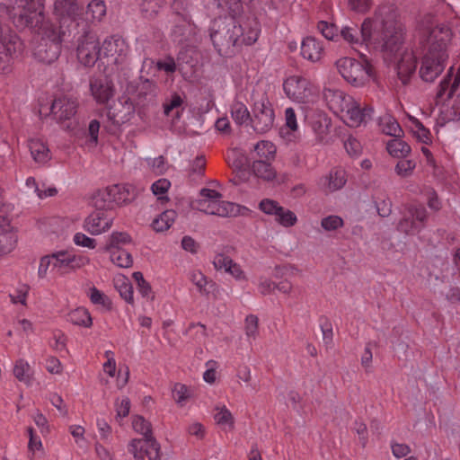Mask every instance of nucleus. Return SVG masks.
Masks as SVG:
<instances>
[{
  "mask_svg": "<svg viewBox=\"0 0 460 460\" xmlns=\"http://www.w3.org/2000/svg\"><path fill=\"white\" fill-rule=\"evenodd\" d=\"M451 36L450 28L438 23L432 17H426L420 22L417 53L421 56L419 73L423 81L433 82L444 71Z\"/></svg>",
  "mask_w": 460,
  "mask_h": 460,
  "instance_id": "obj_1",
  "label": "nucleus"
},
{
  "mask_svg": "<svg viewBox=\"0 0 460 460\" xmlns=\"http://www.w3.org/2000/svg\"><path fill=\"white\" fill-rule=\"evenodd\" d=\"M340 37L358 54L362 49H367L372 46L389 56H394L401 51L402 30L395 22L385 21L382 22L380 31H376L374 29V22L367 18L360 26L354 22L342 26Z\"/></svg>",
  "mask_w": 460,
  "mask_h": 460,
  "instance_id": "obj_2",
  "label": "nucleus"
},
{
  "mask_svg": "<svg viewBox=\"0 0 460 460\" xmlns=\"http://www.w3.org/2000/svg\"><path fill=\"white\" fill-rule=\"evenodd\" d=\"M259 36L257 27L251 23L244 26L234 17L216 19L210 28V39L221 56L233 53V48L239 45H252Z\"/></svg>",
  "mask_w": 460,
  "mask_h": 460,
  "instance_id": "obj_3",
  "label": "nucleus"
},
{
  "mask_svg": "<svg viewBox=\"0 0 460 460\" xmlns=\"http://www.w3.org/2000/svg\"><path fill=\"white\" fill-rule=\"evenodd\" d=\"M359 56L361 61L353 58L343 57L335 63L336 68L342 78L356 87L365 85L373 76V67L367 57L363 53H360Z\"/></svg>",
  "mask_w": 460,
  "mask_h": 460,
  "instance_id": "obj_4",
  "label": "nucleus"
},
{
  "mask_svg": "<svg viewBox=\"0 0 460 460\" xmlns=\"http://www.w3.org/2000/svg\"><path fill=\"white\" fill-rule=\"evenodd\" d=\"M13 22L18 28H31L42 34L47 27H56L45 20L44 7L36 0H21L19 10L13 14Z\"/></svg>",
  "mask_w": 460,
  "mask_h": 460,
  "instance_id": "obj_5",
  "label": "nucleus"
},
{
  "mask_svg": "<svg viewBox=\"0 0 460 460\" xmlns=\"http://www.w3.org/2000/svg\"><path fill=\"white\" fill-rule=\"evenodd\" d=\"M222 194L215 190L202 188L199 199L195 200L196 208L208 215L232 217L238 212L234 203L221 200Z\"/></svg>",
  "mask_w": 460,
  "mask_h": 460,
  "instance_id": "obj_6",
  "label": "nucleus"
},
{
  "mask_svg": "<svg viewBox=\"0 0 460 460\" xmlns=\"http://www.w3.org/2000/svg\"><path fill=\"white\" fill-rule=\"evenodd\" d=\"M42 41L35 50V57L39 61L51 64L56 61L61 53V43L65 31L60 27H47L41 34Z\"/></svg>",
  "mask_w": 460,
  "mask_h": 460,
  "instance_id": "obj_7",
  "label": "nucleus"
},
{
  "mask_svg": "<svg viewBox=\"0 0 460 460\" xmlns=\"http://www.w3.org/2000/svg\"><path fill=\"white\" fill-rule=\"evenodd\" d=\"M251 124L253 130L259 134L270 131L275 121V111L267 97L256 101L252 107Z\"/></svg>",
  "mask_w": 460,
  "mask_h": 460,
  "instance_id": "obj_8",
  "label": "nucleus"
},
{
  "mask_svg": "<svg viewBox=\"0 0 460 460\" xmlns=\"http://www.w3.org/2000/svg\"><path fill=\"white\" fill-rule=\"evenodd\" d=\"M286 95L297 102H309L314 94V87L305 77L298 75L288 76L283 83Z\"/></svg>",
  "mask_w": 460,
  "mask_h": 460,
  "instance_id": "obj_9",
  "label": "nucleus"
},
{
  "mask_svg": "<svg viewBox=\"0 0 460 460\" xmlns=\"http://www.w3.org/2000/svg\"><path fill=\"white\" fill-rule=\"evenodd\" d=\"M102 47L97 36L85 31L77 40L76 56L78 61L84 66H93L100 58Z\"/></svg>",
  "mask_w": 460,
  "mask_h": 460,
  "instance_id": "obj_10",
  "label": "nucleus"
},
{
  "mask_svg": "<svg viewBox=\"0 0 460 460\" xmlns=\"http://www.w3.org/2000/svg\"><path fill=\"white\" fill-rule=\"evenodd\" d=\"M54 255V271L58 275H66L75 271L90 262V259L82 254H75L68 251H58Z\"/></svg>",
  "mask_w": 460,
  "mask_h": 460,
  "instance_id": "obj_11",
  "label": "nucleus"
},
{
  "mask_svg": "<svg viewBox=\"0 0 460 460\" xmlns=\"http://www.w3.org/2000/svg\"><path fill=\"white\" fill-rule=\"evenodd\" d=\"M348 106L340 117L349 127L358 128L371 119L374 112V109L371 106L365 105L361 107L354 99Z\"/></svg>",
  "mask_w": 460,
  "mask_h": 460,
  "instance_id": "obj_12",
  "label": "nucleus"
},
{
  "mask_svg": "<svg viewBox=\"0 0 460 460\" xmlns=\"http://www.w3.org/2000/svg\"><path fill=\"white\" fill-rule=\"evenodd\" d=\"M260 209L265 214L275 217V220L285 227H290L296 225L297 217L296 214L284 207H281L277 201L265 199L259 204Z\"/></svg>",
  "mask_w": 460,
  "mask_h": 460,
  "instance_id": "obj_13",
  "label": "nucleus"
},
{
  "mask_svg": "<svg viewBox=\"0 0 460 460\" xmlns=\"http://www.w3.org/2000/svg\"><path fill=\"white\" fill-rule=\"evenodd\" d=\"M160 444L154 437L147 439H132L128 446V451L137 460H142L145 456L149 460H160Z\"/></svg>",
  "mask_w": 460,
  "mask_h": 460,
  "instance_id": "obj_14",
  "label": "nucleus"
},
{
  "mask_svg": "<svg viewBox=\"0 0 460 460\" xmlns=\"http://www.w3.org/2000/svg\"><path fill=\"white\" fill-rule=\"evenodd\" d=\"M90 91L97 103L105 104L113 97L115 88L108 76L101 75L90 79Z\"/></svg>",
  "mask_w": 460,
  "mask_h": 460,
  "instance_id": "obj_15",
  "label": "nucleus"
},
{
  "mask_svg": "<svg viewBox=\"0 0 460 460\" xmlns=\"http://www.w3.org/2000/svg\"><path fill=\"white\" fill-rule=\"evenodd\" d=\"M135 114V105L128 98H121L109 108L107 117L115 125L128 122Z\"/></svg>",
  "mask_w": 460,
  "mask_h": 460,
  "instance_id": "obj_16",
  "label": "nucleus"
},
{
  "mask_svg": "<svg viewBox=\"0 0 460 460\" xmlns=\"http://www.w3.org/2000/svg\"><path fill=\"white\" fill-rule=\"evenodd\" d=\"M102 49L105 57L113 58L115 64L124 62L129 48L124 39L119 36H111L104 40Z\"/></svg>",
  "mask_w": 460,
  "mask_h": 460,
  "instance_id": "obj_17",
  "label": "nucleus"
},
{
  "mask_svg": "<svg viewBox=\"0 0 460 460\" xmlns=\"http://www.w3.org/2000/svg\"><path fill=\"white\" fill-rule=\"evenodd\" d=\"M112 217L102 209H96L90 214L84 220V228L93 235L100 234L111 228Z\"/></svg>",
  "mask_w": 460,
  "mask_h": 460,
  "instance_id": "obj_18",
  "label": "nucleus"
},
{
  "mask_svg": "<svg viewBox=\"0 0 460 460\" xmlns=\"http://www.w3.org/2000/svg\"><path fill=\"white\" fill-rule=\"evenodd\" d=\"M323 99L326 102L329 109L337 115H341L353 97L345 93L343 91L334 88H325L323 90Z\"/></svg>",
  "mask_w": 460,
  "mask_h": 460,
  "instance_id": "obj_19",
  "label": "nucleus"
},
{
  "mask_svg": "<svg viewBox=\"0 0 460 460\" xmlns=\"http://www.w3.org/2000/svg\"><path fill=\"white\" fill-rule=\"evenodd\" d=\"M51 113L59 121L70 119L76 113L75 99L67 96L56 98L51 105Z\"/></svg>",
  "mask_w": 460,
  "mask_h": 460,
  "instance_id": "obj_20",
  "label": "nucleus"
},
{
  "mask_svg": "<svg viewBox=\"0 0 460 460\" xmlns=\"http://www.w3.org/2000/svg\"><path fill=\"white\" fill-rule=\"evenodd\" d=\"M416 69V56L411 50L404 49L400 53L396 70L400 80L403 84H407L411 75Z\"/></svg>",
  "mask_w": 460,
  "mask_h": 460,
  "instance_id": "obj_21",
  "label": "nucleus"
},
{
  "mask_svg": "<svg viewBox=\"0 0 460 460\" xmlns=\"http://www.w3.org/2000/svg\"><path fill=\"white\" fill-rule=\"evenodd\" d=\"M54 14L60 20L76 21L82 14V8L77 0H55Z\"/></svg>",
  "mask_w": 460,
  "mask_h": 460,
  "instance_id": "obj_22",
  "label": "nucleus"
},
{
  "mask_svg": "<svg viewBox=\"0 0 460 460\" xmlns=\"http://www.w3.org/2000/svg\"><path fill=\"white\" fill-rule=\"evenodd\" d=\"M324 54L323 42L314 37H305L301 43V55L311 62H318Z\"/></svg>",
  "mask_w": 460,
  "mask_h": 460,
  "instance_id": "obj_23",
  "label": "nucleus"
},
{
  "mask_svg": "<svg viewBox=\"0 0 460 460\" xmlns=\"http://www.w3.org/2000/svg\"><path fill=\"white\" fill-rule=\"evenodd\" d=\"M273 161L252 160L251 167L254 176L266 181H273L277 176V172L271 164Z\"/></svg>",
  "mask_w": 460,
  "mask_h": 460,
  "instance_id": "obj_24",
  "label": "nucleus"
},
{
  "mask_svg": "<svg viewBox=\"0 0 460 460\" xmlns=\"http://www.w3.org/2000/svg\"><path fill=\"white\" fill-rule=\"evenodd\" d=\"M28 147L35 163L44 164L51 159L47 144L40 139H31Z\"/></svg>",
  "mask_w": 460,
  "mask_h": 460,
  "instance_id": "obj_25",
  "label": "nucleus"
},
{
  "mask_svg": "<svg viewBox=\"0 0 460 460\" xmlns=\"http://www.w3.org/2000/svg\"><path fill=\"white\" fill-rule=\"evenodd\" d=\"M277 147L269 140H261L253 146L251 152V159L254 160H274Z\"/></svg>",
  "mask_w": 460,
  "mask_h": 460,
  "instance_id": "obj_26",
  "label": "nucleus"
},
{
  "mask_svg": "<svg viewBox=\"0 0 460 460\" xmlns=\"http://www.w3.org/2000/svg\"><path fill=\"white\" fill-rule=\"evenodd\" d=\"M378 126L381 131L394 137H402L404 133L394 117L385 114L379 118Z\"/></svg>",
  "mask_w": 460,
  "mask_h": 460,
  "instance_id": "obj_27",
  "label": "nucleus"
},
{
  "mask_svg": "<svg viewBox=\"0 0 460 460\" xmlns=\"http://www.w3.org/2000/svg\"><path fill=\"white\" fill-rule=\"evenodd\" d=\"M157 93V85L153 81L146 79L137 87V98L139 102H152Z\"/></svg>",
  "mask_w": 460,
  "mask_h": 460,
  "instance_id": "obj_28",
  "label": "nucleus"
},
{
  "mask_svg": "<svg viewBox=\"0 0 460 460\" xmlns=\"http://www.w3.org/2000/svg\"><path fill=\"white\" fill-rule=\"evenodd\" d=\"M17 237L11 231L9 224L0 227V256L11 252L15 247Z\"/></svg>",
  "mask_w": 460,
  "mask_h": 460,
  "instance_id": "obj_29",
  "label": "nucleus"
},
{
  "mask_svg": "<svg viewBox=\"0 0 460 460\" xmlns=\"http://www.w3.org/2000/svg\"><path fill=\"white\" fill-rule=\"evenodd\" d=\"M347 182L346 172L342 169H332L324 178V185L329 191L341 190Z\"/></svg>",
  "mask_w": 460,
  "mask_h": 460,
  "instance_id": "obj_30",
  "label": "nucleus"
},
{
  "mask_svg": "<svg viewBox=\"0 0 460 460\" xmlns=\"http://www.w3.org/2000/svg\"><path fill=\"white\" fill-rule=\"evenodd\" d=\"M67 321L74 325L89 328L93 324L90 313L84 307H77L67 314Z\"/></svg>",
  "mask_w": 460,
  "mask_h": 460,
  "instance_id": "obj_31",
  "label": "nucleus"
},
{
  "mask_svg": "<svg viewBox=\"0 0 460 460\" xmlns=\"http://www.w3.org/2000/svg\"><path fill=\"white\" fill-rule=\"evenodd\" d=\"M387 152L394 157L402 158L411 153V146L402 137H394L386 144Z\"/></svg>",
  "mask_w": 460,
  "mask_h": 460,
  "instance_id": "obj_32",
  "label": "nucleus"
},
{
  "mask_svg": "<svg viewBox=\"0 0 460 460\" xmlns=\"http://www.w3.org/2000/svg\"><path fill=\"white\" fill-rule=\"evenodd\" d=\"M176 217L177 214L173 209L165 210L153 220L152 226L156 232H164L172 226Z\"/></svg>",
  "mask_w": 460,
  "mask_h": 460,
  "instance_id": "obj_33",
  "label": "nucleus"
},
{
  "mask_svg": "<svg viewBox=\"0 0 460 460\" xmlns=\"http://www.w3.org/2000/svg\"><path fill=\"white\" fill-rule=\"evenodd\" d=\"M110 252L111 261L120 268H128L133 263L131 254L121 248L107 249Z\"/></svg>",
  "mask_w": 460,
  "mask_h": 460,
  "instance_id": "obj_34",
  "label": "nucleus"
},
{
  "mask_svg": "<svg viewBox=\"0 0 460 460\" xmlns=\"http://www.w3.org/2000/svg\"><path fill=\"white\" fill-rule=\"evenodd\" d=\"M119 186L114 185L107 188L105 190L99 192L95 198V206L100 208L110 207L112 201L119 202L120 199H117L115 194L119 191Z\"/></svg>",
  "mask_w": 460,
  "mask_h": 460,
  "instance_id": "obj_35",
  "label": "nucleus"
},
{
  "mask_svg": "<svg viewBox=\"0 0 460 460\" xmlns=\"http://www.w3.org/2000/svg\"><path fill=\"white\" fill-rule=\"evenodd\" d=\"M231 116L234 122L243 125L251 122V115L247 107L241 102H234L231 106Z\"/></svg>",
  "mask_w": 460,
  "mask_h": 460,
  "instance_id": "obj_36",
  "label": "nucleus"
},
{
  "mask_svg": "<svg viewBox=\"0 0 460 460\" xmlns=\"http://www.w3.org/2000/svg\"><path fill=\"white\" fill-rule=\"evenodd\" d=\"M13 375L20 382L26 385H30L31 382V366L24 359H19L15 362Z\"/></svg>",
  "mask_w": 460,
  "mask_h": 460,
  "instance_id": "obj_37",
  "label": "nucleus"
},
{
  "mask_svg": "<svg viewBox=\"0 0 460 460\" xmlns=\"http://www.w3.org/2000/svg\"><path fill=\"white\" fill-rule=\"evenodd\" d=\"M397 230L405 234H415L420 232L421 226H419L414 219L410 217L409 211L402 217L397 225Z\"/></svg>",
  "mask_w": 460,
  "mask_h": 460,
  "instance_id": "obj_38",
  "label": "nucleus"
},
{
  "mask_svg": "<svg viewBox=\"0 0 460 460\" xmlns=\"http://www.w3.org/2000/svg\"><path fill=\"white\" fill-rule=\"evenodd\" d=\"M115 288L119 291L120 296L128 304L134 303L133 287L131 283L125 278H119L115 280Z\"/></svg>",
  "mask_w": 460,
  "mask_h": 460,
  "instance_id": "obj_39",
  "label": "nucleus"
},
{
  "mask_svg": "<svg viewBox=\"0 0 460 460\" xmlns=\"http://www.w3.org/2000/svg\"><path fill=\"white\" fill-rule=\"evenodd\" d=\"M86 13L91 14L92 21L100 22L106 14V5L102 0L91 1L86 8Z\"/></svg>",
  "mask_w": 460,
  "mask_h": 460,
  "instance_id": "obj_40",
  "label": "nucleus"
},
{
  "mask_svg": "<svg viewBox=\"0 0 460 460\" xmlns=\"http://www.w3.org/2000/svg\"><path fill=\"white\" fill-rule=\"evenodd\" d=\"M132 427L136 432L144 436V439L154 437L150 422L145 420L142 416H135L133 418Z\"/></svg>",
  "mask_w": 460,
  "mask_h": 460,
  "instance_id": "obj_41",
  "label": "nucleus"
},
{
  "mask_svg": "<svg viewBox=\"0 0 460 460\" xmlns=\"http://www.w3.org/2000/svg\"><path fill=\"white\" fill-rule=\"evenodd\" d=\"M411 130L420 141L424 144H428L431 141L430 131L426 128L420 120L411 119Z\"/></svg>",
  "mask_w": 460,
  "mask_h": 460,
  "instance_id": "obj_42",
  "label": "nucleus"
},
{
  "mask_svg": "<svg viewBox=\"0 0 460 460\" xmlns=\"http://www.w3.org/2000/svg\"><path fill=\"white\" fill-rule=\"evenodd\" d=\"M190 280L196 286L199 292L202 295H208L209 290L207 288L208 281L202 272L193 270L189 274Z\"/></svg>",
  "mask_w": 460,
  "mask_h": 460,
  "instance_id": "obj_43",
  "label": "nucleus"
},
{
  "mask_svg": "<svg viewBox=\"0 0 460 460\" xmlns=\"http://www.w3.org/2000/svg\"><path fill=\"white\" fill-rule=\"evenodd\" d=\"M162 7L161 0H143L140 5L142 13L146 18H152Z\"/></svg>",
  "mask_w": 460,
  "mask_h": 460,
  "instance_id": "obj_44",
  "label": "nucleus"
},
{
  "mask_svg": "<svg viewBox=\"0 0 460 460\" xmlns=\"http://www.w3.org/2000/svg\"><path fill=\"white\" fill-rule=\"evenodd\" d=\"M317 30L329 40H334L335 38L340 36L337 27L333 23H330L325 21L318 22Z\"/></svg>",
  "mask_w": 460,
  "mask_h": 460,
  "instance_id": "obj_45",
  "label": "nucleus"
},
{
  "mask_svg": "<svg viewBox=\"0 0 460 460\" xmlns=\"http://www.w3.org/2000/svg\"><path fill=\"white\" fill-rule=\"evenodd\" d=\"M407 210L409 211L410 217H411L419 226H421V229H423L428 218L426 208L423 206H410Z\"/></svg>",
  "mask_w": 460,
  "mask_h": 460,
  "instance_id": "obj_46",
  "label": "nucleus"
},
{
  "mask_svg": "<svg viewBox=\"0 0 460 460\" xmlns=\"http://www.w3.org/2000/svg\"><path fill=\"white\" fill-rule=\"evenodd\" d=\"M416 167V164L412 160H401L399 161L394 168L395 172L400 177H409L412 174L414 169Z\"/></svg>",
  "mask_w": 460,
  "mask_h": 460,
  "instance_id": "obj_47",
  "label": "nucleus"
},
{
  "mask_svg": "<svg viewBox=\"0 0 460 460\" xmlns=\"http://www.w3.org/2000/svg\"><path fill=\"white\" fill-rule=\"evenodd\" d=\"M343 219L336 215H331L321 220V226L325 231H335L343 226Z\"/></svg>",
  "mask_w": 460,
  "mask_h": 460,
  "instance_id": "obj_48",
  "label": "nucleus"
},
{
  "mask_svg": "<svg viewBox=\"0 0 460 460\" xmlns=\"http://www.w3.org/2000/svg\"><path fill=\"white\" fill-rule=\"evenodd\" d=\"M90 300L94 305H100L103 307L110 308L111 301L110 299L99 289L95 287L90 288Z\"/></svg>",
  "mask_w": 460,
  "mask_h": 460,
  "instance_id": "obj_49",
  "label": "nucleus"
},
{
  "mask_svg": "<svg viewBox=\"0 0 460 460\" xmlns=\"http://www.w3.org/2000/svg\"><path fill=\"white\" fill-rule=\"evenodd\" d=\"M217 412L215 414V420L219 425H227L232 427L234 420L233 416L226 406L217 407Z\"/></svg>",
  "mask_w": 460,
  "mask_h": 460,
  "instance_id": "obj_50",
  "label": "nucleus"
},
{
  "mask_svg": "<svg viewBox=\"0 0 460 460\" xmlns=\"http://www.w3.org/2000/svg\"><path fill=\"white\" fill-rule=\"evenodd\" d=\"M73 242L75 245L94 249L96 247V240L91 237H88L84 234L78 232L74 234Z\"/></svg>",
  "mask_w": 460,
  "mask_h": 460,
  "instance_id": "obj_51",
  "label": "nucleus"
},
{
  "mask_svg": "<svg viewBox=\"0 0 460 460\" xmlns=\"http://www.w3.org/2000/svg\"><path fill=\"white\" fill-rule=\"evenodd\" d=\"M130 241L131 238L127 233L115 232L111 235L110 244L106 249L119 248V244L128 243Z\"/></svg>",
  "mask_w": 460,
  "mask_h": 460,
  "instance_id": "obj_52",
  "label": "nucleus"
},
{
  "mask_svg": "<svg viewBox=\"0 0 460 460\" xmlns=\"http://www.w3.org/2000/svg\"><path fill=\"white\" fill-rule=\"evenodd\" d=\"M233 261L230 257L223 253H218L214 257L213 265L217 270H223L226 273Z\"/></svg>",
  "mask_w": 460,
  "mask_h": 460,
  "instance_id": "obj_53",
  "label": "nucleus"
},
{
  "mask_svg": "<svg viewBox=\"0 0 460 460\" xmlns=\"http://www.w3.org/2000/svg\"><path fill=\"white\" fill-rule=\"evenodd\" d=\"M258 317L250 314L245 318V334L248 338L255 339L258 335Z\"/></svg>",
  "mask_w": 460,
  "mask_h": 460,
  "instance_id": "obj_54",
  "label": "nucleus"
},
{
  "mask_svg": "<svg viewBox=\"0 0 460 460\" xmlns=\"http://www.w3.org/2000/svg\"><path fill=\"white\" fill-rule=\"evenodd\" d=\"M170 186V181L165 178H162L152 184L151 190L155 196H159V199H164L163 195L166 194Z\"/></svg>",
  "mask_w": 460,
  "mask_h": 460,
  "instance_id": "obj_55",
  "label": "nucleus"
},
{
  "mask_svg": "<svg viewBox=\"0 0 460 460\" xmlns=\"http://www.w3.org/2000/svg\"><path fill=\"white\" fill-rule=\"evenodd\" d=\"M51 267L52 270H54V255L49 254L43 256L40 261V265L38 269V275L40 279H43L47 276V272L49 268Z\"/></svg>",
  "mask_w": 460,
  "mask_h": 460,
  "instance_id": "obj_56",
  "label": "nucleus"
},
{
  "mask_svg": "<svg viewBox=\"0 0 460 460\" xmlns=\"http://www.w3.org/2000/svg\"><path fill=\"white\" fill-rule=\"evenodd\" d=\"M182 103V98L178 93H173L171 96V99L166 100V102L164 103V115L168 116L172 110L181 107Z\"/></svg>",
  "mask_w": 460,
  "mask_h": 460,
  "instance_id": "obj_57",
  "label": "nucleus"
},
{
  "mask_svg": "<svg viewBox=\"0 0 460 460\" xmlns=\"http://www.w3.org/2000/svg\"><path fill=\"white\" fill-rule=\"evenodd\" d=\"M391 449L394 456L398 459L402 458L411 453V447L404 443L392 442Z\"/></svg>",
  "mask_w": 460,
  "mask_h": 460,
  "instance_id": "obj_58",
  "label": "nucleus"
},
{
  "mask_svg": "<svg viewBox=\"0 0 460 460\" xmlns=\"http://www.w3.org/2000/svg\"><path fill=\"white\" fill-rule=\"evenodd\" d=\"M117 417L124 418L128 415L130 410V401L128 397H122L115 403Z\"/></svg>",
  "mask_w": 460,
  "mask_h": 460,
  "instance_id": "obj_59",
  "label": "nucleus"
},
{
  "mask_svg": "<svg viewBox=\"0 0 460 460\" xmlns=\"http://www.w3.org/2000/svg\"><path fill=\"white\" fill-rule=\"evenodd\" d=\"M158 70L164 71L167 74H172L176 71V63L172 57H167L156 63Z\"/></svg>",
  "mask_w": 460,
  "mask_h": 460,
  "instance_id": "obj_60",
  "label": "nucleus"
},
{
  "mask_svg": "<svg viewBox=\"0 0 460 460\" xmlns=\"http://www.w3.org/2000/svg\"><path fill=\"white\" fill-rule=\"evenodd\" d=\"M350 9L358 13H366L372 4V0H347Z\"/></svg>",
  "mask_w": 460,
  "mask_h": 460,
  "instance_id": "obj_61",
  "label": "nucleus"
},
{
  "mask_svg": "<svg viewBox=\"0 0 460 460\" xmlns=\"http://www.w3.org/2000/svg\"><path fill=\"white\" fill-rule=\"evenodd\" d=\"M377 213L382 217H388L392 212V202L389 199H384L376 202Z\"/></svg>",
  "mask_w": 460,
  "mask_h": 460,
  "instance_id": "obj_62",
  "label": "nucleus"
},
{
  "mask_svg": "<svg viewBox=\"0 0 460 460\" xmlns=\"http://www.w3.org/2000/svg\"><path fill=\"white\" fill-rule=\"evenodd\" d=\"M321 330L323 332V341L325 346H332L333 341V332L332 324L326 321L324 323L321 324Z\"/></svg>",
  "mask_w": 460,
  "mask_h": 460,
  "instance_id": "obj_63",
  "label": "nucleus"
},
{
  "mask_svg": "<svg viewBox=\"0 0 460 460\" xmlns=\"http://www.w3.org/2000/svg\"><path fill=\"white\" fill-rule=\"evenodd\" d=\"M172 393L174 399L178 403H182L189 397L187 386L181 384H176Z\"/></svg>",
  "mask_w": 460,
  "mask_h": 460,
  "instance_id": "obj_64",
  "label": "nucleus"
}]
</instances>
